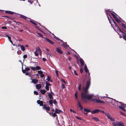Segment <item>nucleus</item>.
Wrapping results in <instances>:
<instances>
[{
  "instance_id": "f257e3e1",
  "label": "nucleus",
  "mask_w": 126,
  "mask_h": 126,
  "mask_svg": "<svg viewBox=\"0 0 126 126\" xmlns=\"http://www.w3.org/2000/svg\"><path fill=\"white\" fill-rule=\"evenodd\" d=\"M90 79L87 81L86 84V86L83 88V92L81 94V99L84 102H87V99L90 100L92 99L93 97V94L88 95V90L91 85Z\"/></svg>"
},
{
  "instance_id": "f03ea898",
  "label": "nucleus",
  "mask_w": 126,
  "mask_h": 126,
  "mask_svg": "<svg viewBox=\"0 0 126 126\" xmlns=\"http://www.w3.org/2000/svg\"><path fill=\"white\" fill-rule=\"evenodd\" d=\"M37 103L40 106H42L43 109L45 110L47 112L49 113L51 115V113L49 112H48V111L50 110V107L48 106L47 107L46 105L45 104L44 105L43 104V101L39 100H37Z\"/></svg>"
},
{
  "instance_id": "7ed1b4c3",
  "label": "nucleus",
  "mask_w": 126,
  "mask_h": 126,
  "mask_svg": "<svg viewBox=\"0 0 126 126\" xmlns=\"http://www.w3.org/2000/svg\"><path fill=\"white\" fill-rule=\"evenodd\" d=\"M108 18L109 20V21L110 23L111 24V26L113 27V28H114V30L118 33V34H119V33L120 32H121L122 33L124 32L117 25H116L114 26V27H113L112 26V25L111 23V22L109 20V18L108 17Z\"/></svg>"
},
{
  "instance_id": "20e7f679",
  "label": "nucleus",
  "mask_w": 126,
  "mask_h": 126,
  "mask_svg": "<svg viewBox=\"0 0 126 126\" xmlns=\"http://www.w3.org/2000/svg\"><path fill=\"white\" fill-rule=\"evenodd\" d=\"M117 102L119 103L121 106H119V108L122 109L123 111L126 112V105L124 104L121 102L117 101Z\"/></svg>"
},
{
  "instance_id": "39448f33",
  "label": "nucleus",
  "mask_w": 126,
  "mask_h": 126,
  "mask_svg": "<svg viewBox=\"0 0 126 126\" xmlns=\"http://www.w3.org/2000/svg\"><path fill=\"white\" fill-rule=\"evenodd\" d=\"M112 124L114 126H124L123 122H118L115 121L112 122Z\"/></svg>"
},
{
  "instance_id": "423d86ee",
  "label": "nucleus",
  "mask_w": 126,
  "mask_h": 126,
  "mask_svg": "<svg viewBox=\"0 0 126 126\" xmlns=\"http://www.w3.org/2000/svg\"><path fill=\"white\" fill-rule=\"evenodd\" d=\"M91 101L94 102H96L98 103H103V101L101 100L100 99L98 100L97 98L93 99L91 100Z\"/></svg>"
},
{
  "instance_id": "0eeeda50",
  "label": "nucleus",
  "mask_w": 126,
  "mask_h": 126,
  "mask_svg": "<svg viewBox=\"0 0 126 126\" xmlns=\"http://www.w3.org/2000/svg\"><path fill=\"white\" fill-rule=\"evenodd\" d=\"M30 68H31V70L33 71H35L36 70H40L41 69L40 67L39 66H37L36 67L30 66Z\"/></svg>"
},
{
  "instance_id": "6e6552de",
  "label": "nucleus",
  "mask_w": 126,
  "mask_h": 126,
  "mask_svg": "<svg viewBox=\"0 0 126 126\" xmlns=\"http://www.w3.org/2000/svg\"><path fill=\"white\" fill-rule=\"evenodd\" d=\"M44 38L46 41L49 42L50 44H54V43L53 41L47 38Z\"/></svg>"
},
{
  "instance_id": "1a4fd4ad",
  "label": "nucleus",
  "mask_w": 126,
  "mask_h": 126,
  "mask_svg": "<svg viewBox=\"0 0 126 126\" xmlns=\"http://www.w3.org/2000/svg\"><path fill=\"white\" fill-rule=\"evenodd\" d=\"M55 50L58 53L60 54H62L63 53V51L61 50L58 47H56L55 49Z\"/></svg>"
},
{
  "instance_id": "9d476101",
  "label": "nucleus",
  "mask_w": 126,
  "mask_h": 126,
  "mask_svg": "<svg viewBox=\"0 0 126 126\" xmlns=\"http://www.w3.org/2000/svg\"><path fill=\"white\" fill-rule=\"evenodd\" d=\"M99 111H100V110L99 109H95L93 111H91V113L92 114H95V113H98Z\"/></svg>"
},
{
  "instance_id": "9b49d317",
  "label": "nucleus",
  "mask_w": 126,
  "mask_h": 126,
  "mask_svg": "<svg viewBox=\"0 0 126 126\" xmlns=\"http://www.w3.org/2000/svg\"><path fill=\"white\" fill-rule=\"evenodd\" d=\"M79 62L82 66H83L84 65V62L83 59L80 58L79 59Z\"/></svg>"
},
{
  "instance_id": "f8f14e48",
  "label": "nucleus",
  "mask_w": 126,
  "mask_h": 126,
  "mask_svg": "<svg viewBox=\"0 0 126 126\" xmlns=\"http://www.w3.org/2000/svg\"><path fill=\"white\" fill-rule=\"evenodd\" d=\"M32 80V82L33 83H34L36 84L38 82V80L37 79H33L31 78Z\"/></svg>"
},
{
  "instance_id": "ddd939ff",
  "label": "nucleus",
  "mask_w": 126,
  "mask_h": 126,
  "mask_svg": "<svg viewBox=\"0 0 126 126\" xmlns=\"http://www.w3.org/2000/svg\"><path fill=\"white\" fill-rule=\"evenodd\" d=\"M20 17L21 18H22L23 19H24L26 20H27V19H29V18H28L26 16H25L22 15H20Z\"/></svg>"
},
{
  "instance_id": "4468645a",
  "label": "nucleus",
  "mask_w": 126,
  "mask_h": 126,
  "mask_svg": "<svg viewBox=\"0 0 126 126\" xmlns=\"http://www.w3.org/2000/svg\"><path fill=\"white\" fill-rule=\"evenodd\" d=\"M55 112L59 114L60 113L62 112V111L61 110H59L56 109L55 110Z\"/></svg>"
},
{
  "instance_id": "2eb2a0df",
  "label": "nucleus",
  "mask_w": 126,
  "mask_h": 126,
  "mask_svg": "<svg viewBox=\"0 0 126 126\" xmlns=\"http://www.w3.org/2000/svg\"><path fill=\"white\" fill-rule=\"evenodd\" d=\"M36 51H37V52H39V53L41 55L42 54V51L40 50L39 47H38L36 48Z\"/></svg>"
},
{
  "instance_id": "dca6fc26",
  "label": "nucleus",
  "mask_w": 126,
  "mask_h": 126,
  "mask_svg": "<svg viewBox=\"0 0 126 126\" xmlns=\"http://www.w3.org/2000/svg\"><path fill=\"white\" fill-rule=\"evenodd\" d=\"M30 19V22L32 24L34 25L35 26H36L37 25V24L34 22V20H31L30 18H29Z\"/></svg>"
},
{
  "instance_id": "f3484780",
  "label": "nucleus",
  "mask_w": 126,
  "mask_h": 126,
  "mask_svg": "<svg viewBox=\"0 0 126 126\" xmlns=\"http://www.w3.org/2000/svg\"><path fill=\"white\" fill-rule=\"evenodd\" d=\"M36 87L37 89H39L41 87V85L40 84H37L36 85Z\"/></svg>"
},
{
  "instance_id": "a211bd4d",
  "label": "nucleus",
  "mask_w": 126,
  "mask_h": 126,
  "mask_svg": "<svg viewBox=\"0 0 126 126\" xmlns=\"http://www.w3.org/2000/svg\"><path fill=\"white\" fill-rule=\"evenodd\" d=\"M78 103L79 106V107L80 108V110H81L82 111L83 108L82 106L81 105L80 102L79 101H78Z\"/></svg>"
},
{
  "instance_id": "6ab92c4d",
  "label": "nucleus",
  "mask_w": 126,
  "mask_h": 126,
  "mask_svg": "<svg viewBox=\"0 0 126 126\" xmlns=\"http://www.w3.org/2000/svg\"><path fill=\"white\" fill-rule=\"evenodd\" d=\"M84 70L86 73H87L88 72V70L86 65H85L84 66Z\"/></svg>"
},
{
  "instance_id": "aec40b11",
  "label": "nucleus",
  "mask_w": 126,
  "mask_h": 126,
  "mask_svg": "<svg viewBox=\"0 0 126 126\" xmlns=\"http://www.w3.org/2000/svg\"><path fill=\"white\" fill-rule=\"evenodd\" d=\"M84 111L87 112H91V111L90 110L88 109H84Z\"/></svg>"
},
{
  "instance_id": "412c9836",
  "label": "nucleus",
  "mask_w": 126,
  "mask_h": 126,
  "mask_svg": "<svg viewBox=\"0 0 126 126\" xmlns=\"http://www.w3.org/2000/svg\"><path fill=\"white\" fill-rule=\"evenodd\" d=\"M49 97L50 99H53V98L52 94L50 93H49L48 94Z\"/></svg>"
},
{
  "instance_id": "4be33fe9",
  "label": "nucleus",
  "mask_w": 126,
  "mask_h": 126,
  "mask_svg": "<svg viewBox=\"0 0 126 126\" xmlns=\"http://www.w3.org/2000/svg\"><path fill=\"white\" fill-rule=\"evenodd\" d=\"M40 92L42 94H44L46 93V91L45 90H41Z\"/></svg>"
},
{
  "instance_id": "5701e85b",
  "label": "nucleus",
  "mask_w": 126,
  "mask_h": 126,
  "mask_svg": "<svg viewBox=\"0 0 126 126\" xmlns=\"http://www.w3.org/2000/svg\"><path fill=\"white\" fill-rule=\"evenodd\" d=\"M111 20H111V21H112V22L113 23V24H112V25H113V26L114 25H116L117 24L115 21L113 20L112 18H111Z\"/></svg>"
},
{
  "instance_id": "b1692460",
  "label": "nucleus",
  "mask_w": 126,
  "mask_h": 126,
  "mask_svg": "<svg viewBox=\"0 0 126 126\" xmlns=\"http://www.w3.org/2000/svg\"><path fill=\"white\" fill-rule=\"evenodd\" d=\"M20 47L21 48V50L22 51H24L25 50V48L23 45H22V46H21Z\"/></svg>"
},
{
  "instance_id": "393cba45",
  "label": "nucleus",
  "mask_w": 126,
  "mask_h": 126,
  "mask_svg": "<svg viewBox=\"0 0 126 126\" xmlns=\"http://www.w3.org/2000/svg\"><path fill=\"white\" fill-rule=\"evenodd\" d=\"M62 45L63 47L66 48H67L68 47H69V45L67 44H63Z\"/></svg>"
},
{
  "instance_id": "a878e982",
  "label": "nucleus",
  "mask_w": 126,
  "mask_h": 126,
  "mask_svg": "<svg viewBox=\"0 0 126 126\" xmlns=\"http://www.w3.org/2000/svg\"><path fill=\"white\" fill-rule=\"evenodd\" d=\"M122 33V34L124 38L126 41V34L124 32Z\"/></svg>"
},
{
  "instance_id": "bb28decb",
  "label": "nucleus",
  "mask_w": 126,
  "mask_h": 126,
  "mask_svg": "<svg viewBox=\"0 0 126 126\" xmlns=\"http://www.w3.org/2000/svg\"><path fill=\"white\" fill-rule=\"evenodd\" d=\"M49 104L52 105L53 103V100L52 99H50L49 101Z\"/></svg>"
},
{
  "instance_id": "cd10ccee",
  "label": "nucleus",
  "mask_w": 126,
  "mask_h": 126,
  "mask_svg": "<svg viewBox=\"0 0 126 126\" xmlns=\"http://www.w3.org/2000/svg\"><path fill=\"white\" fill-rule=\"evenodd\" d=\"M92 119H94L96 121L98 122L99 121V119L97 117H93L92 118Z\"/></svg>"
},
{
  "instance_id": "c85d7f7f",
  "label": "nucleus",
  "mask_w": 126,
  "mask_h": 126,
  "mask_svg": "<svg viewBox=\"0 0 126 126\" xmlns=\"http://www.w3.org/2000/svg\"><path fill=\"white\" fill-rule=\"evenodd\" d=\"M37 34L39 36H40V37L44 38V37H43V35L40 33L39 32L37 33Z\"/></svg>"
},
{
  "instance_id": "c756f323",
  "label": "nucleus",
  "mask_w": 126,
  "mask_h": 126,
  "mask_svg": "<svg viewBox=\"0 0 126 126\" xmlns=\"http://www.w3.org/2000/svg\"><path fill=\"white\" fill-rule=\"evenodd\" d=\"M65 87V86L64 84L63 83H62V85L61 86V88L62 89H63Z\"/></svg>"
},
{
  "instance_id": "7c9ffc66",
  "label": "nucleus",
  "mask_w": 126,
  "mask_h": 126,
  "mask_svg": "<svg viewBox=\"0 0 126 126\" xmlns=\"http://www.w3.org/2000/svg\"><path fill=\"white\" fill-rule=\"evenodd\" d=\"M56 113L55 112L53 113V114L52 115V116L54 117H55L56 116H57H57Z\"/></svg>"
},
{
  "instance_id": "2f4dec72",
  "label": "nucleus",
  "mask_w": 126,
  "mask_h": 126,
  "mask_svg": "<svg viewBox=\"0 0 126 126\" xmlns=\"http://www.w3.org/2000/svg\"><path fill=\"white\" fill-rule=\"evenodd\" d=\"M22 52V51L21 50H18L17 51V53L18 55L21 54Z\"/></svg>"
},
{
  "instance_id": "473e14b6",
  "label": "nucleus",
  "mask_w": 126,
  "mask_h": 126,
  "mask_svg": "<svg viewBox=\"0 0 126 126\" xmlns=\"http://www.w3.org/2000/svg\"><path fill=\"white\" fill-rule=\"evenodd\" d=\"M114 19L118 23H119V21H121L117 17H116V18H115Z\"/></svg>"
},
{
  "instance_id": "72a5a7b5",
  "label": "nucleus",
  "mask_w": 126,
  "mask_h": 126,
  "mask_svg": "<svg viewBox=\"0 0 126 126\" xmlns=\"http://www.w3.org/2000/svg\"><path fill=\"white\" fill-rule=\"evenodd\" d=\"M114 19L118 23H119V21H121L117 17H116V18H115Z\"/></svg>"
},
{
  "instance_id": "f704fd0d",
  "label": "nucleus",
  "mask_w": 126,
  "mask_h": 126,
  "mask_svg": "<svg viewBox=\"0 0 126 126\" xmlns=\"http://www.w3.org/2000/svg\"><path fill=\"white\" fill-rule=\"evenodd\" d=\"M30 67H25V70L26 71H28L30 70Z\"/></svg>"
},
{
  "instance_id": "c9c22d12",
  "label": "nucleus",
  "mask_w": 126,
  "mask_h": 126,
  "mask_svg": "<svg viewBox=\"0 0 126 126\" xmlns=\"http://www.w3.org/2000/svg\"><path fill=\"white\" fill-rule=\"evenodd\" d=\"M77 94H78L77 92H76L75 93V98L77 99L78 98L77 96Z\"/></svg>"
},
{
  "instance_id": "e433bc0d",
  "label": "nucleus",
  "mask_w": 126,
  "mask_h": 126,
  "mask_svg": "<svg viewBox=\"0 0 126 126\" xmlns=\"http://www.w3.org/2000/svg\"><path fill=\"white\" fill-rule=\"evenodd\" d=\"M35 55V56H38L39 54L38 53V52H37V51H35L34 52Z\"/></svg>"
},
{
  "instance_id": "4c0bfd02",
  "label": "nucleus",
  "mask_w": 126,
  "mask_h": 126,
  "mask_svg": "<svg viewBox=\"0 0 126 126\" xmlns=\"http://www.w3.org/2000/svg\"><path fill=\"white\" fill-rule=\"evenodd\" d=\"M51 78V77L49 76H47V81H49Z\"/></svg>"
},
{
  "instance_id": "58836bf2",
  "label": "nucleus",
  "mask_w": 126,
  "mask_h": 126,
  "mask_svg": "<svg viewBox=\"0 0 126 126\" xmlns=\"http://www.w3.org/2000/svg\"><path fill=\"white\" fill-rule=\"evenodd\" d=\"M46 85L47 86H48L51 85V84H50L47 82H46Z\"/></svg>"
},
{
  "instance_id": "ea45409f",
  "label": "nucleus",
  "mask_w": 126,
  "mask_h": 126,
  "mask_svg": "<svg viewBox=\"0 0 126 126\" xmlns=\"http://www.w3.org/2000/svg\"><path fill=\"white\" fill-rule=\"evenodd\" d=\"M122 26L124 29H126V25L124 24V23Z\"/></svg>"
},
{
  "instance_id": "a19ab883",
  "label": "nucleus",
  "mask_w": 126,
  "mask_h": 126,
  "mask_svg": "<svg viewBox=\"0 0 126 126\" xmlns=\"http://www.w3.org/2000/svg\"><path fill=\"white\" fill-rule=\"evenodd\" d=\"M111 14L112 15V16L114 18V19L115 18H116V17L115 15L113 13H111Z\"/></svg>"
},
{
  "instance_id": "79ce46f5",
  "label": "nucleus",
  "mask_w": 126,
  "mask_h": 126,
  "mask_svg": "<svg viewBox=\"0 0 126 126\" xmlns=\"http://www.w3.org/2000/svg\"><path fill=\"white\" fill-rule=\"evenodd\" d=\"M45 89L46 90H47V91L49 90V87L48 86H47L46 85Z\"/></svg>"
},
{
  "instance_id": "37998d69",
  "label": "nucleus",
  "mask_w": 126,
  "mask_h": 126,
  "mask_svg": "<svg viewBox=\"0 0 126 126\" xmlns=\"http://www.w3.org/2000/svg\"><path fill=\"white\" fill-rule=\"evenodd\" d=\"M118 23L120 25H121V26H122V25H123V24H124L121 21H119V23Z\"/></svg>"
},
{
  "instance_id": "c03bdc74",
  "label": "nucleus",
  "mask_w": 126,
  "mask_h": 126,
  "mask_svg": "<svg viewBox=\"0 0 126 126\" xmlns=\"http://www.w3.org/2000/svg\"><path fill=\"white\" fill-rule=\"evenodd\" d=\"M5 36L6 37H7L9 40L11 39V37L7 35H6Z\"/></svg>"
},
{
  "instance_id": "a18cd8bd",
  "label": "nucleus",
  "mask_w": 126,
  "mask_h": 126,
  "mask_svg": "<svg viewBox=\"0 0 126 126\" xmlns=\"http://www.w3.org/2000/svg\"><path fill=\"white\" fill-rule=\"evenodd\" d=\"M53 102L54 104L55 105L57 104V101H56V100H54V101H53Z\"/></svg>"
},
{
  "instance_id": "49530a36",
  "label": "nucleus",
  "mask_w": 126,
  "mask_h": 126,
  "mask_svg": "<svg viewBox=\"0 0 126 126\" xmlns=\"http://www.w3.org/2000/svg\"><path fill=\"white\" fill-rule=\"evenodd\" d=\"M26 74V75H28L30 77L31 76V74L28 72H26L25 73Z\"/></svg>"
},
{
  "instance_id": "de8ad7c7",
  "label": "nucleus",
  "mask_w": 126,
  "mask_h": 126,
  "mask_svg": "<svg viewBox=\"0 0 126 126\" xmlns=\"http://www.w3.org/2000/svg\"><path fill=\"white\" fill-rule=\"evenodd\" d=\"M44 74H43L42 73L41 74H40V77L41 78H43L44 77Z\"/></svg>"
},
{
  "instance_id": "09e8293b",
  "label": "nucleus",
  "mask_w": 126,
  "mask_h": 126,
  "mask_svg": "<svg viewBox=\"0 0 126 126\" xmlns=\"http://www.w3.org/2000/svg\"><path fill=\"white\" fill-rule=\"evenodd\" d=\"M81 85L80 84V85H79V86L78 87V89L79 91H80L81 90Z\"/></svg>"
},
{
  "instance_id": "8fccbe9b",
  "label": "nucleus",
  "mask_w": 126,
  "mask_h": 126,
  "mask_svg": "<svg viewBox=\"0 0 126 126\" xmlns=\"http://www.w3.org/2000/svg\"><path fill=\"white\" fill-rule=\"evenodd\" d=\"M27 55L26 54L25 55H23V58L24 59H25L26 58H27Z\"/></svg>"
},
{
  "instance_id": "3c124183",
  "label": "nucleus",
  "mask_w": 126,
  "mask_h": 126,
  "mask_svg": "<svg viewBox=\"0 0 126 126\" xmlns=\"http://www.w3.org/2000/svg\"><path fill=\"white\" fill-rule=\"evenodd\" d=\"M105 114L107 117L110 115L109 113L108 112L105 113Z\"/></svg>"
},
{
  "instance_id": "603ef678",
  "label": "nucleus",
  "mask_w": 126,
  "mask_h": 126,
  "mask_svg": "<svg viewBox=\"0 0 126 126\" xmlns=\"http://www.w3.org/2000/svg\"><path fill=\"white\" fill-rule=\"evenodd\" d=\"M34 93L36 95H38V93L37 91H34Z\"/></svg>"
},
{
  "instance_id": "864d4df0",
  "label": "nucleus",
  "mask_w": 126,
  "mask_h": 126,
  "mask_svg": "<svg viewBox=\"0 0 126 126\" xmlns=\"http://www.w3.org/2000/svg\"><path fill=\"white\" fill-rule=\"evenodd\" d=\"M110 119L112 121H115L114 118L111 117V118Z\"/></svg>"
},
{
  "instance_id": "5fc2aeb1",
  "label": "nucleus",
  "mask_w": 126,
  "mask_h": 126,
  "mask_svg": "<svg viewBox=\"0 0 126 126\" xmlns=\"http://www.w3.org/2000/svg\"><path fill=\"white\" fill-rule=\"evenodd\" d=\"M54 37L56 40H58V41L61 40L58 37H57L56 36L55 37Z\"/></svg>"
},
{
  "instance_id": "6e6d98bb",
  "label": "nucleus",
  "mask_w": 126,
  "mask_h": 126,
  "mask_svg": "<svg viewBox=\"0 0 126 126\" xmlns=\"http://www.w3.org/2000/svg\"><path fill=\"white\" fill-rule=\"evenodd\" d=\"M23 67H22V72H23V73H26V72H25V71H26L25 70H25H23Z\"/></svg>"
},
{
  "instance_id": "4d7b16f0",
  "label": "nucleus",
  "mask_w": 126,
  "mask_h": 126,
  "mask_svg": "<svg viewBox=\"0 0 126 126\" xmlns=\"http://www.w3.org/2000/svg\"><path fill=\"white\" fill-rule=\"evenodd\" d=\"M38 73L40 74H41L43 73V72L41 71H38Z\"/></svg>"
},
{
  "instance_id": "13d9d810",
  "label": "nucleus",
  "mask_w": 126,
  "mask_h": 126,
  "mask_svg": "<svg viewBox=\"0 0 126 126\" xmlns=\"http://www.w3.org/2000/svg\"><path fill=\"white\" fill-rule=\"evenodd\" d=\"M74 73L76 75H78V74L76 72V71L75 70H74Z\"/></svg>"
},
{
  "instance_id": "bf43d9fd",
  "label": "nucleus",
  "mask_w": 126,
  "mask_h": 126,
  "mask_svg": "<svg viewBox=\"0 0 126 126\" xmlns=\"http://www.w3.org/2000/svg\"><path fill=\"white\" fill-rule=\"evenodd\" d=\"M80 72L81 73H82L83 72V70L81 68L80 69Z\"/></svg>"
},
{
  "instance_id": "052dcab7",
  "label": "nucleus",
  "mask_w": 126,
  "mask_h": 126,
  "mask_svg": "<svg viewBox=\"0 0 126 126\" xmlns=\"http://www.w3.org/2000/svg\"><path fill=\"white\" fill-rule=\"evenodd\" d=\"M120 113L121 114L123 115L124 116H126L125 114L124 113H123V112H122L121 111H120Z\"/></svg>"
},
{
  "instance_id": "680f3d73",
  "label": "nucleus",
  "mask_w": 126,
  "mask_h": 126,
  "mask_svg": "<svg viewBox=\"0 0 126 126\" xmlns=\"http://www.w3.org/2000/svg\"><path fill=\"white\" fill-rule=\"evenodd\" d=\"M76 118H77V119H79V120H82V119L79 118V117L78 116H76Z\"/></svg>"
},
{
  "instance_id": "e2e57ef3",
  "label": "nucleus",
  "mask_w": 126,
  "mask_h": 126,
  "mask_svg": "<svg viewBox=\"0 0 126 126\" xmlns=\"http://www.w3.org/2000/svg\"><path fill=\"white\" fill-rule=\"evenodd\" d=\"M28 2H30L31 4L33 2V1L32 0H28Z\"/></svg>"
},
{
  "instance_id": "0e129e2a",
  "label": "nucleus",
  "mask_w": 126,
  "mask_h": 126,
  "mask_svg": "<svg viewBox=\"0 0 126 126\" xmlns=\"http://www.w3.org/2000/svg\"><path fill=\"white\" fill-rule=\"evenodd\" d=\"M62 81L63 83H65V81L64 79H62Z\"/></svg>"
},
{
  "instance_id": "69168bd1",
  "label": "nucleus",
  "mask_w": 126,
  "mask_h": 126,
  "mask_svg": "<svg viewBox=\"0 0 126 126\" xmlns=\"http://www.w3.org/2000/svg\"><path fill=\"white\" fill-rule=\"evenodd\" d=\"M68 59L69 61H70L71 59V58L70 57H68Z\"/></svg>"
},
{
  "instance_id": "338daca9",
  "label": "nucleus",
  "mask_w": 126,
  "mask_h": 126,
  "mask_svg": "<svg viewBox=\"0 0 126 126\" xmlns=\"http://www.w3.org/2000/svg\"><path fill=\"white\" fill-rule=\"evenodd\" d=\"M2 29H7V28L6 27L3 26L2 27Z\"/></svg>"
},
{
  "instance_id": "774afa93",
  "label": "nucleus",
  "mask_w": 126,
  "mask_h": 126,
  "mask_svg": "<svg viewBox=\"0 0 126 126\" xmlns=\"http://www.w3.org/2000/svg\"><path fill=\"white\" fill-rule=\"evenodd\" d=\"M9 14H11V15H13V14H14V13L12 12H11V11H10V13H9Z\"/></svg>"
}]
</instances>
